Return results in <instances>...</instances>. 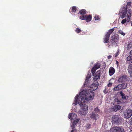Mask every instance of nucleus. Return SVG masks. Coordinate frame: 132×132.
<instances>
[{
    "label": "nucleus",
    "instance_id": "1",
    "mask_svg": "<svg viewBox=\"0 0 132 132\" xmlns=\"http://www.w3.org/2000/svg\"><path fill=\"white\" fill-rule=\"evenodd\" d=\"M80 96L77 95L75 97L74 103H73L75 105L78 104L80 105L81 109L79 113L84 115L87 113L88 106L86 104L87 102L85 100L89 101L92 100L94 96V92L92 90L86 89L82 90L79 93Z\"/></svg>",
    "mask_w": 132,
    "mask_h": 132
},
{
    "label": "nucleus",
    "instance_id": "2",
    "mask_svg": "<svg viewBox=\"0 0 132 132\" xmlns=\"http://www.w3.org/2000/svg\"><path fill=\"white\" fill-rule=\"evenodd\" d=\"M132 3L130 2H128L126 6H124L122 7L121 8V13L122 14V15L120 16L119 18H120L122 19L123 18L125 17L127 13L126 16H127V18H125L122 20L121 22V23L122 24H124L126 22H129L130 21V18L131 17V14L130 11V9L127 10V6L129 7L131 6V4Z\"/></svg>",
    "mask_w": 132,
    "mask_h": 132
},
{
    "label": "nucleus",
    "instance_id": "3",
    "mask_svg": "<svg viewBox=\"0 0 132 132\" xmlns=\"http://www.w3.org/2000/svg\"><path fill=\"white\" fill-rule=\"evenodd\" d=\"M90 77L91 76L89 75L87 76L86 78L85 83L84 84V87L88 88H89V87L90 88H91L93 90H95L97 88L98 86L97 84L94 83L90 85L89 81Z\"/></svg>",
    "mask_w": 132,
    "mask_h": 132
},
{
    "label": "nucleus",
    "instance_id": "4",
    "mask_svg": "<svg viewBox=\"0 0 132 132\" xmlns=\"http://www.w3.org/2000/svg\"><path fill=\"white\" fill-rule=\"evenodd\" d=\"M119 36L117 34H115L111 37V39L109 42L111 46H116L118 43Z\"/></svg>",
    "mask_w": 132,
    "mask_h": 132
},
{
    "label": "nucleus",
    "instance_id": "5",
    "mask_svg": "<svg viewBox=\"0 0 132 132\" xmlns=\"http://www.w3.org/2000/svg\"><path fill=\"white\" fill-rule=\"evenodd\" d=\"M121 119L118 115H114L112 117V120L113 123L119 124L121 123Z\"/></svg>",
    "mask_w": 132,
    "mask_h": 132
},
{
    "label": "nucleus",
    "instance_id": "6",
    "mask_svg": "<svg viewBox=\"0 0 132 132\" xmlns=\"http://www.w3.org/2000/svg\"><path fill=\"white\" fill-rule=\"evenodd\" d=\"M110 131V132H125L123 128L116 126L111 128Z\"/></svg>",
    "mask_w": 132,
    "mask_h": 132
},
{
    "label": "nucleus",
    "instance_id": "7",
    "mask_svg": "<svg viewBox=\"0 0 132 132\" xmlns=\"http://www.w3.org/2000/svg\"><path fill=\"white\" fill-rule=\"evenodd\" d=\"M132 115V110L130 109L127 110L124 112V117L126 119L130 117Z\"/></svg>",
    "mask_w": 132,
    "mask_h": 132
},
{
    "label": "nucleus",
    "instance_id": "8",
    "mask_svg": "<svg viewBox=\"0 0 132 132\" xmlns=\"http://www.w3.org/2000/svg\"><path fill=\"white\" fill-rule=\"evenodd\" d=\"M80 19L81 20H86V22L90 21L92 19V16L90 15H81L80 17Z\"/></svg>",
    "mask_w": 132,
    "mask_h": 132
},
{
    "label": "nucleus",
    "instance_id": "9",
    "mask_svg": "<svg viewBox=\"0 0 132 132\" xmlns=\"http://www.w3.org/2000/svg\"><path fill=\"white\" fill-rule=\"evenodd\" d=\"M121 108V106L119 105H116L111 107L110 109V111L111 112H116Z\"/></svg>",
    "mask_w": 132,
    "mask_h": 132
},
{
    "label": "nucleus",
    "instance_id": "10",
    "mask_svg": "<svg viewBox=\"0 0 132 132\" xmlns=\"http://www.w3.org/2000/svg\"><path fill=\"white\" fill-rule=\"evenodd\" d=\"M127 78V76L125 75H122L119 77L118 80L119 82H122L125 81Z\"/></svg>",
    "mask_w": 132,
    "mask_h": 132
},
{
    "label": "nucleus",
    "instance_id": "11",
    "mask_svg": "<svg viewBox=\"0 0 132 132\" xmlns=\"http://www.w3.org/2000/svg\"><path fill=\"white\" fill-rule=\"evenodd\" d=\"M101 76V73L100 72H97L94 77V80L95 81H97L98 79H99Z\"/></svg>",
    "mask_w": 132,
    "mask_h": 132
},
{
    "label": "nucleus",
    "instance_id": "12",
    "mask_svg": "<svg viewBox=\"0 0 132 132\" xmlns=\"http://www.w3.org/2000/svg\"><path fill=\"white\" fill-rule=\"evenodd\" d=\"M120 96L121 97V98L122 100H126L127 99L128 96L123 93L122 91H121L119 92Z\"/></svg>",
    "mask_w": 132,
    "mask_h": 132
},
{
    "label": "nucleus",
    "instance_id": "13",
    "mask_svg": "<svg viewBox=\"0 0 132 132\" xmlns=\"http://www.w3.org/2000/svg\"><path fill=\"white\" fill-rule=\"evenodd\" d=\"M77 115L74 113H70L68 115L69 119L71 120H73L76 118Z\"/></svg>",
    "mask_w": 132,
    "mask_h": 132
},
{
    "label": "nucleus",
    "instance_id": "14",
    "mask_svg": "<svg viewBox=\"0 0 132 132\" xmlns=\"http://www.w3.org/2000/svg\"><path fill=\"white\" fill-rule=\"evenodd\" d=\"M115 71L114 69L112 67H111L109 68V75L110 76L112 75L114 73Z\"/></svg>",
    "mask_w": 132,
    "mask_h": 132
},
{
    "label": "nucleus",
    "instance_id": "15",
    "mask_svg": "<svg viewBox=\"0 0 132 132\" xmlns=\"http://www.w3.org/2000/svg\"><path fill=\"white\" fill-rule=\"evenodd\" d=\"M128 70L130 76L132 77V64H130L128 67Z\"/></svg>",
    "mask_w": 132,
    "mask_h": 132
},
{
    "label": "nucleus",
    "instance_id": "16",
    "mask_svg": "<svg viewBox=\"0 0 132 132\" xmlns=\"http://www.w3.org/2000/svg\"><path fill=\"white\" fill-rule=\"evenodd\" d=\"M99 115L97 114L92 113L91 116V118L94 120H97L99 118Z\"/></svg>",
    "mask_w": 132,
    "mask_h": 132
},
{
    "label": "nucleus",
    "instance_id": "17",
    "mask_svg": "<svg viewBox=\"0 0 132 132\" xmlns=\"http://www.w3.org/2000/svg\"><path fill=\"white\" fill-rule=\"evenodd\" d=\"M110 36L105 34L103 42L104 43H108L109 41V37Z\"/></svg>",
    "mask_w": 132,
    "mask_h": 132
},
{
    "label": "nucleus",
    "instance_id": "18",
    "mask_svg": "<svg viewBox=\"0 0 132 132\" xmlns=\"http://www.w3.org/2000/svg\"><path fill=\"white\" fill-rule=\"evenodd\" d=\"M121 89H122L120 84L114 87V90L115 91L120 90Z\"/></svg>",
    "mask_w": 132,
    "mask_h": 132
},
{
    "label": "nucleus",
    "instance_id": "19",
    "mask_svg": "<svg viewBox=\"0 0 132 132\" xmlns=\"http://www.w3.org/2000/svg\"><path fill=\"white\" fill-rule=\"evenodd\" d=\"M114 30V28H113L112 29L109 30L106 34L110 36L111 34L113 32Z\"/></svg>",
    "mask_w": 132,
    "mask_h": 132
},
{
    "label": "nucleus",
    "instance_id": "20",
    "mask_svg": "<svg viewBox=\"0 0 132 132\" xmlns=\"http://www.w3.org/2000/svg\"><path fill=\"white\" fill-rule=\"evenodd\" d=\"M87 11L84 9L80 10L79 11V13L81 15H84L86 14Z\"/></svg>",
    "mask_w": 132,
    "mask_h": 132
},
{
    "label": "nucleus",
    "instance_id": "21",
    "mask_svg": "<svg viewBox=\"0 0 132 132\" xmlns=\"http://www.w3.org/2000/svg\"><path fill=\"white\" fill-rule=\"evenodd\" d=\"M120 84V86H121V87L122 89L125 88L127 86V83L125 82L123 83Z\"/></svg>",
    "mask_w": 132,
    "mask_h": 132
},
{
    "label": "nucleus",
    "instance_id": "22",
    "mask_svg": "<svg viewBox=\"0 0 132 132\" xmlns=\"http://www.w3.org/2000/svg\"><path fill=\"white\" fill-rule=\"evenodd\" d=\"M132 48V42L129 43L127 45V50L130 49Z\"/></svg>",
    "mask_w": 132,
    "mask_h": 132
},
{
    "label": "nucleus",
    "instance_id": "23",
    "mask_svg": "<svg viewBox=\"0 0 132 132\" xmlns=\"http://www.w3.org/2000/svg\"><path fill=\"white\" fill-rule=\"evenodd\" d=\"M127 60L132 63V56H128L127 58Z\"/></svg>",
    "mask_w": 132,
    "mask_h": 132
},
{
    "label": "nucleus",
    "instance_id": "24",
    "mask_svg": "<svg viewBox=\"0 0 132 132\" xmlns=\"http://www.w3.org/2000/svg\"><path fill=\"white\" fill-rule=\"evenodd\" d=\"M101 66V64L99 63H97L95 64L94 66V67L95 69H99Z\"/></svg>",
    "mask_w": 132,
    "mask_h": 132
},
{
    "label": "nucleus",
    "instance_id": "25",
    "mask_svg": "<svg viewBox=\"0 0 132 132\" xmlns=\"http://www.w3.org/2000/svg\"><path fill=\"white\" fill-rule=\"evenodd\" d=\"M74 124H73V123H72V124L71 125V127H72V128L73 129L72 131H71V132H76V129H75V127Z\"/></svg>",
    "mask_w": 132,
    "mask_h": 132
},
{
    "label": "nucleus",
    "instance_id": "26",
    "mask_svg": "<svg viewBox=\"0 0 132 132\" xmlns=\"http://www.w3.org/2000/svg\"><path fill=\"white\" fill-rule=\"evenodd\" d=\"M77 9V7H76L73 6L72 7V8H71L72 12H75L76 11Z\"/></svg>",
    "mask_w": 132,
    "mask_h": 132
},
{
    "label": "nucleus",
    "instance_id": "27",
    "mask_svg": "<svg viewBox=\"0 0 132 132\" xmlns=\"http://www.w3.org/2000/svg\"><path fill=\"white\" fill-rule=\"evenodd\" d=\"M115 102L117 104H119L121 103V102L118 99H115Z\"/></svg>",
    "mask_w": 132,
    "mask_h": 132
},
{
    "label": "nucleus",
    "instance_id": "28",
    "mask_svg": "<svg viewBox=\"0 0 132 132\" xmlns=\"http://www.w3.org/2000/svg\"><path fill=\"white\" fill-rule=\"evenodd\" d=\"M81 30L79 28H77L75 30V32L77 33H79L81 32Z\"/></svg>",
    "mask_w": 132,
    "mask_h": 132
},
{
    "label": "nucleus",
    "instance_id": "29",
    "mask_svg": "<svg viewBox=\"0 0 132 132\" xmlns=\"http://www.w3.org/2000/svg\"><path fill=\"white\" fill-rule=\"evenodd\" d=\"M79 121V120L78 119H76L74 121L73 123L75 125H76L78 123Z\"/></svg>",
    "mask_w": 132,
    "mask_h": 132
},
{
    "label": "nucleus",
    "instance_id": "30",
    "mask_svg": "<svg viewBox=\"0 0 132 132\" xmlns=\"http://www.w3.org/2000/svg\"><path fill=\"white\" fill-rule=\"evenodd\" d=\"M96 70V69H95V68L94 67H93L92 68L91 70L92 73H94Z\"/></svg>",
    "mask_w": 132,
    "mask_h": 132
},
{
    "label": "nucleus",
    "instance_id": "31",
    "mask_svg": "<svg viewBox=\"0 0 132 132\" xmlns=\"http://www.w3.org/2000/svg\"><path fill=\"white\" fill-rule=\"evenodd\" d=\"M94 17L95 20H99L100 19V18L99 17V16L98 15H96L94 16Z\"/></svg>",
    "mask_w": 132,
    "mask_h": 132
},
{
    "label": "nucleus",
    "instance_id": "32",
    "mask_svg": "<svg viewBox=\"0 0 132 132\" xmlns=\"http://www.w3.org/2000/svg\"><path fill=\"white\" fill-rule=\"evenodd\" d=\"M119 33L121 34L122 35L124 36L125 35V33H123V32L121 30H120L118 31Z\"/></svg>",
    "mask_w": 132,
    "mask_h": 132
},
{
    "label": "nucleus",
    "instance_id": "33",
    "mask_svg": "<svg viewBox=\"0 0 132 132\" xmlns=\"http://www.w3.org/2000/svg\"><path fill=\"white\" fill-rule=\"evenodd\" d=\"M94 111L95 112L98 113L99 112L100 110L98 107H96L94 109Z\"/></svg>",
    "mask_w": 132,
    "mask_h": 132
},
{
    "label": "nucleus",
    "instance_id": "34",
    "mask_svg": "<svg viewBox=\"0 0 132 132\" xmlns=\"http://www.w3.org/2000/svg\"><path fill=\"white\" fill-rule=\"evenodd\" d=\"M119 54V50L118 49L115 55V57H117Z\"/></svg>",
    "mask_w": 132,
    "mask_h": 132
},
{
    "label": "nucleus",
    "instance_id": "35",
    "mask_svg": "<svg viewBox=\"0 0 132 132\" xmlns=\"http://www.w3.org/2000/svg\"><path fill=\"white\" fill-rule=\"evenodd\" d=\"M112 85V83L110 82H109V83L107 85V86L108 87H111Z\"/></svg>",
    "mask_w": 132,
    "mask_h": 132
},
{
    "label": "nucleus",
    "instance_id": "36",
    "mask_svg": "<svg viewBox=\"0 0 132 132\" xmlns=\"http://www.w3.org/2000/svg\"><path fill=\"white\" fill-rule=\"evenodd\" d=\"M129 123L131 125H132V117L130 119Z\"/></svg>",
    "mask_w": 132,
    "mask_h": 132
},
{
    "label": "nucleus",
    "instance_id": "37",
    "mask_svg": "<svg viewBox=\"0 0 132 132\" xmlns=\"http://www.w3.org/2000/svg\"><path fill=\"white\" fill-rule=\"evenodd\" d=\"M116 64L117 65V67H118V65H119V62L117 61H116Z\"/></svg>",
    "mask_w": 132,
    "mask_h": 132
},
{
    "label": "nucleus",
    "instance_id": "38",
    "mask_svg": "<svg viewBox=\"0 0 132 132\" xmlns=\"http://www.w3.org/2000/svg\"><path fill=\"white\" fill-rule=\"evenodd\" d=\"M112 57V56H111V55H109L108 56V58L109 59H110V58H111Z\"/></svg>",
    "mask_w": 132,
    "mask_h": 132
},
{
    "label": "nucleus",
    "instance_id": "39",
    "mask_svg": "<svg viewBox=\"0 0 132 132\" xmlns=\"http://www.w3.org/2000/svg\"><path fill=\"white\" fill-rule=\"evenodd\" d=\"M129 54L130 55H132V50L130 51Z\"/></svg>",
    "mask_w": 132,
    "mask_h": 132
},
{
    "label": "nucleus",
    "instance_id": "40",
    "mask_svg": "<svg viewBox=\"0 0 132 132\" xmlns=\"http://www.w3.org/2000/svg\"><path fill=\"white\" fill-rule=\"evenodd\" d=\"M110 45H111L110 44V45H109V44H108L107 45V46L108 47H110Z\"/></svg>",
    "mask_w": 132,
    "mask_h": 132
},
{
    "label": "nucleus",
    "instance_id": "41",
    "mask_svg": "<svg viewBox=\"0 0 132 132\" xmlns=\"http://www.w3.org/2000/svg\"><path fill=\"white\" fill-rule=\"evenodd\" d=\"M88 125H89L88 126V127H89V128H90V124H88Z\"/></svg>",
    "mask_w": 132,
    "mask_h": 132
},
{
    "label": "nucleus",
    "instance_id": "42",
    "mask_svg": "<svg viewBox=\"0 0 132 132\" xmlns=\"http://www.w3.org/2000/svg\"><path fill=\"white\" fill-rule=\"evenodd\" d=\"M131 22V26H132V21Z\"/></svg>",
    "mask_w": 132,
    "mask_h": 132
},
{
    "label": "nucleus",
    "instance_id": "43",
    "mask_svg": "<svg viewBox=\"0 0 132 132\" xmlns=\"http://www.w3.org/2000/svg\"><path fill=\"white\" fill-rule=\"evenodd\" d=\"M129 132H132V130H130Z\"/></svg>",
    "mask_w": 132,
    "mask_h": 132
}]
</instances>
